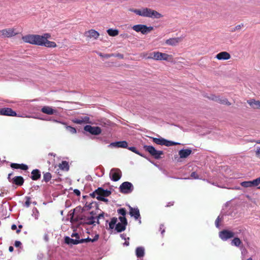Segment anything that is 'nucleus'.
<instances>
[{
	"instance_id": "1",
	"label": "nucleus",
	"mask_w": 260,
	"mask_h": 260,
	"mask_svg": "<svg viewBox=\"0 0 260 260\" xmlns=\"http://www.w3.org/2000/svg\"><path fill=\"white\" fill-rule=\"evenodd\" d=\"M51 38L49 33L44 34L43 35H27L22 37V40L25 42L32 45L45 46L48 48H55L56 44L54 42L48 40Z\"/></svg>"
},
{
	"instance_id": "2",
	"label": "nucleus",
	"mask_w": 260,
	"mask_h": 260,
	"mask_svg": "<svg viewBox=\"0 0 260 260\" xmlns=\"http://www.w3.org/2000/svg\"><path fill=\"white\" fill-rule=\"evenodd\" d=\"M94 214L92 211L89 214L86 215H82L81 216H75L73 214L71 218V222H78L81 224H88L95 225L96 223V218L94 217Z\"/></svg>"
},
{
	"instance_id": "3",
	"label": "nucleus",
	"mask_w": 260,
	"mask_h": 260,
	"mask_svg": "<svg viewBox=\"0 0 260 260\" xmlns=\"http://www.w3.org/2000/svg\"><path fill=\"white\" fill-rule=\"evenodd\" d=\"M143 57L146 59H152L155 60H165L169 62H173V57L172 55L159 51L145 53L143 54Z\"/></svg>"
},
{
	"instance_id": "4",
	"label": "nucleus",
	"mask_w": 260,
	"mask_h": 260,
	"mask_svg": "<svg viewBox=\"0 0 260 260\" xmlns=\"http://www.w3.org/2000/svg\"><path fill=\"white\" fill-rule=\"evenodd\" d=\"M129 10L134 12L135 14L141 16H160L161 15L155 10L145 7L139 9H130Z\"/></svg>"
},
{
	"instance_id": "5",
	"label": "nucleus",
	"mask_w": 260,
	"mask_h": 260,
	"mask_svg": "<svg viewBox=\"0 0 260 260\" xmlns=\"http://www.w3.org/2000/svg\"><path fill=\"white\" fill-rule=\"evenodd\" d=\"M72 238L75 237V239H72L69 237H66L64 238L65 243L71 245H77L80 243H83L84 242H92V239L89 237L86 239H80V236L79 234L77 233H73L71 235Z\"/></svg>"
},
{
	"instance_id": "6",
	"label": "nucleus",
	"mask_w": 260,
	"mask_h": 260,
	"mask_svg": "<svg viewBox=\"0 0 260 260\" xmlns=\"http://www.w3.org/2000/svg\"><path fill=\"white\" fill-rule=\"evenodd\" d=\"M143 148L146 151L148 152L153 157L156 159L161 158V155L164 154L162 151L157 150L152 146L144 145Z\"/></svg>"
},
{
	"instance_id": "7",
	"label": "nucleus",
	"mask_w": 260,
	"mask_h": 260,
	"mask_svg": "<svg viewBox=\"0 0 260 260\" xmlns=\"http://www.w3.org/2000/svg\"><path fill=\"white\" fill-rule=\"evenodd\" d=\"M132 28L137 32H141L143 35L147 34L153 30L152 26H147L143 24L134 25Z\"/></svg>"
},
{
	"instance_id": "8",
	"label": "nucleus",
	"mask_w": 260,
	"mask_h": 260,
	"mask_svg": "<svg viewBox=\"0 0 260 260\" xmlns=\"http://www.w3.org/2000/svg\"><path fill=\"white\" fill-rule=\"evenodd\" d=\"M134 190L133 184L129 182H123L119 187V191L120 192L124 194L131 193Z\"/></svg>"
},
{
	"instance_id": "9",
	"label": "nucleus",
	"mask_w": 260,
	"mask_h": 260,
	"mask_svg": "<svg viewBox=\"0 0 260 260\" xmlns=\"http://www.w3.org/2000/svg\"><path fill=\"white\" fill-rule=\"evenodd\" d=\"M153 142L157 145H165L166 146H171L177 145L178 143L173 141H168L162 138H157L151 137Z\"/></svg>"
},
{
	"instance_id": "10",
	"label": "nucleus",
	"mask_w": 260,
	"mask_h": 260,
	"mask_svg": "<svg viewBox=\"0 0 260 260\" xmlns=\"http://www.w3.org/2000/svg\"><path fill=\"white\" fill-rule=\"evenodd\" d=\"M12 175L13 173H11L8 174V181L13 184H15L17 186H22L24 182L23 178L20 176H15L13 178H12L11 176Z\"/></svg>"
},
{
	"instance_id": "11",
	"label": "nucleus",
	"mask_w": 260,
	"mask_h": 260,
	"mask_svg": "<svg viewBox=\"0 0 260 260\" xmlns=\"http://www.w3.org/2000/svg\"><path fill=\"white\" fill-rule=\"evenodd\" d=\"M110 178L113 181H118L122 176V172L119 169L113 168L109 174Z\"/></svg>"
},
{
	"instance_id": "12",
	"label": "nucleus",
	"mask_w": 260,
	"mask_h": 260,
	"mask_svg": "<svg viewBox=\"0 0 260 260\" xmlns=\"http://www.w3.org/2000/svg\"><path fill=\"white\" fill-rule=\"evenodd\" d=\"M84 129L89 132L90 134L94 135H98L102 132L101 128L99 126H92L90 125L85 126Z\"/></svg>"
},
{
	"instance_id": "13",
	"label": "nucleus",
	"mask_w": 260,
	"mask_h": 260,
	"mask_svg": "<svg viewBox=\"0 0 260 260\" xmlns=\"http://www.w3.org/2000/svg\"><path fill=\"white\" fill-rule=\"evenodd\" d=\"M234 233L230 231L223 230L219 232V236L223 240H226L234 236Z\"/></svg>"
},
{
	"instance_id": "14",
	"label": "nucleus",
	"mask_w": 260,
	"mask_h": 260,
	"mask_svg": "<svg viewBox=\"0 0 260 260\" xmlns=\"http://www.w3.org/2000/svg\"><path fill=\"white\" fill-rule=\"evenodd\" d=\"M84 36L88 40L93 39H97L100 36V34L94 29H90L84 32Z\"/></svg>"
},
{
	"instance_id": "15",
	"label": "nucleus",
	"mask_w": 260,
	"mask_h": 260,
	"mask_svg": "<svg viewBox=\"0 0 260 260\" xmlns=\"http://www.w3.org/2000/svg\"><path fill=\"white\" fill-rule=\"evenodd\" d=\"M97 197L101 198L108 197L111 194V191L108 190H105L102 187H99L95 190Z\"/></svg>"
},
{
	"instance_id": "16",
	"label": "nucleus",
	"mask_w": 260,
	"mask_h": 260,
	"mask_svg": "<svg viewBox=\"0 0 260 260\" xmlns=\"http://www.w3.org/2000/svg\"><path fill=\"white\" fill-rule=\"evenodd\" d=\"M0 114L2 115L16 116L17 114L10 108H4L0 109Z\"/></svg>"
},
{
	"instance_id": "17",
	"label": "nucleus",
	"mask_w": 260,
	"mask_h": 260,
	"mask_svg": "<svg viewBox=\"0 0 260 260\" xmlns=\"http://www.w3.org/2000/svg\"><path fill=\"white\" fill-rule=\"evenodd\" d=\"M109 146H113L117 148H126L128 146V143L125 141H118L111 143Z\"/></svg>"
},
{
	"instance_id": "18",
	"label": "nucleus",
	"mask_w": 260,
	"mask_h": 260,
	"mask_svg": "<svg viewBox=\"0 0 260 260\" xmlns=\"http://www.w3.org/2000/svg\"><path fill=\"white\" fill-rule=\"evenodd\" d=\"M218 60H228L231 56L229 53L226 51H222L218 53L215 57Z\"/></svg>"
},
{
	"instance_id": "19",
	"label": "nucleus",
	"mask_w": 260,
	"mask_h": 260,
	"mask_svg": "<svg viewBox=\"0 0 260 260\" xmlns=\"http://www.w3.org/2000/svg\"><path fill=\"white\" fill-rule=\"evenodd\" d=\"M182 40V38H170L166 41V44L168 45L175 46Z\"/></svg>"
},
{
	"instance_id": "20",
	"label": "nucleus",
	"mask_w": 260,
	"mask_h": 260,
	"mask_svg": "<svg viewBox=\"0 0 260 260\" xmlns=\"http://www.w3.org/2000/svg\"><path fill=\"white\" fill-rule=\"evenodd\" d=\"M1 32L3 36L8 38L14 36L16 35L15 30L12 28L5 29L1 31Z\"/></svg>"
},
{
	"instance_id": "21",
	"label": "nucleus",
	"mask_w": 260,
	"mask_h": 260,
	"mask_svg": "<svg viewBox=\"0 0 260 260\" xmlns=\"http://www.w3.org/2000/svg\"><path fill=\"white\" fill-rule=\"evenodd\" d=\"M41 111L42 113L48 115L55 114L57 113V111L56 110L52 109L49 106H44L41 109Z\"/></svg>"
},
{
	"instance_id": "22",
	"label": "nucleus",
	"mask_w": 260,
	"mask_h": 260,
	"mask_svg": "<svg viewBox=\"0 0 260 260\" xmlns=\"http://www.w3.org/2000/svg\"><path fill=\"white\" fill-rule=\"evenodd\" d=\"M129 214L133 216L136 220L140 218L139 210L138 208L129 207Z\"/></svg>"
},
{
	"instance_id": "23",
	"label": "nucleus",
	"mask_w": 260,
	"mask_h": 260,
	"mask_svg": "<svg viewBox=\"0 0 260 260\" xmlns=\"http://www.w3.org/2000/svg\"><path fill=\"white\" fill-rule=\"evenodd\" d=\"M10 167L12 169H21L23 171H26L28 169V166L24 164L11 163Z\"/></svg>"
},
{
	"instance_id": "24",
	"label": "nucleus",
	"mask_w": 260,
	"mask_h": 260,
	"mask_svg": "<svg viewBox=\"0 0 260 260\" xmlns=\"http://www.w3.org/2000/svg\"><path fill=\"white\" fill-rule=\"evenodd\" d=\"M247 103L254 109H260V101L251 99L247 101Z\"/></svg>"
},
{
	"instance_id": "25",
	"label": "nucleus",
	"mask_w": 260,
	"mask_h": 260,
	"mask_svg": "<svg viewBox=\"0 0 260 260\" xmlns=\"http://www.w3.org/2000/svg\"><path fill=\"white\" fill-rule=\"evenodd\" d=\"M192 152L189 149H181L179 151V155L181 158H187Z\"/></svg>"
},
{
	"instance_id": "26",
	"label": "nucleus",
	"mask_w": 260,
	"mask_h": 260,
	"mask_svg": "<svg viewBox=\"0 0 260 260\" xmlns=\"http://www.w3.org/2000/svg\"><path fill=\"white\" fill-rule=\"evenodd\" d=\"M30 178L32 180H38L41 178V172L39 169H34L31 171Z\"/></svg>"
},
{
	"instance_id": "27",
	"label": "nucleus",
	"mask_w": 260,
	"mask_h": 260,
	"mask_svg": "<svg viewBox=\"0 0 260 260\" xmlns=\"http://www.w3.org/2000/svg\"><path fill=\"white\" fill-rule=\"evenodd\" d=\"M215 102L221 104L226 105L228 106L231 105V103L228 101L227 99L221 98L219 96H217L216 100H215Z\"/></svg>"
},
{
	"instance_id": "28",
	"label": "nucleus",
	"mask_w": 260,
	"mask_h": 260,
	"mask_svg": "<svg viewBox=\"0 0 260 260\" xmlns=\"http://www.w3.org/2000/svg\"><path fill=\"white\" fill-rule=\"evenodd\" d=\"M126 224H122L121 223H118L115 225V230L118 232L120 233L122 231H124L126 229Z\"/></svg>"
},
{
	"instance_id": "29",
	"label": "nucleus",
	"mask_w": 260,
	"mask_h": 260,
	"mask_svg": "<svg viewBox=\"0 0 260 260\" xmlns=\"http://www.w3.org/2000/svg\"><path fill=\"white\" fill-rule=\"evenodd\" d=\"M136 255L138 257H141L144 255V249L143 247H139L136 249Z\"/></svg>"
},
{
	"instance_id": "30",
	"label": "nucleus",
	"mask_w": 260,
	"mask_h": 260,
	"mask_svg": "<svg viewBox=\"0 0 260 260\" xmlns=\"http://www.w3.org/2000/svg\"><path fill=\"white\" fill-rule=\"evenodd\" d=\"M107 31V33L108 34V35L110 36H112V37L116 36L119 34L118 30L116 29H113L110 28V29H108Z\"/></svg>"
},
{
	"instance_id": "31",
	"label": "nucleus",
	"mask_w": 260,
	"mask_h": 260,
	"mask_svg": "<svg viewBox=\"0 0 260 260\" xmlns=\"http://www.w3.org/2000/svg\"><path fill=\"white\" fill-rule=\"evenodd\" d=\"M242 241L238 237L234 238V239L231 242L232 245L237 247L240 246L242 244Z\"/></svg>"
},
{
	"instance_id": "32",
	"label": "nucleus",
	"mask_w": 260,
	"mask_h": 260,
	"mask_svg": "<svg viewBox=\"0 0 260 260\" xmlns=\"http://www.w3.org/2000/svg\"><path fill=\"white\" fill-rule=\"evenodd\" d=\"M52 178V175L49 172H43V181L45 182H49Z\"/></svg>"
},
{
	"instance_id": "33",
	"label": "nucleus",
	"mask_w": 260,
	"mask_h": 260,
	"mask_svg": "<svg viewBox=\"0 0 260 260\" xmlns=\"http://www.w3.org/2000/svg\"><path fill=\"white\" fill-rule=\"evenodd\" d=\"M96 218V223L100 224V220H105V213L104 212H102L95 217Z\"/></svg>"
},
{
	"instance_id": "34",
	"label": "nucleus",
	"mask_w": 260,
	"mask_h": 260,
	"mask_svg": "<svg viewBox=\"0 0 260 260\" xmlns=\"http://www.w3.org/2000/svg\"><path fill=\"white\" fill-rule=\"evenodd\" d=\"M59 168L61 170H69V166L68 162L67 161H62L61 163L59 164Z\"/></svg>"
},
{
	"instance_id": "35",
	"label": "nucleus",
	"mask_w": 260,
	"mask_h": 260,
	"mask_svg": "<svg viewBox=\"0 0 260 260\" xmlns=\"http://www.w3.org/2000/svg\"><path fill=\"white\" fill-rule=\"evenodd\" d=\"M88 119H89V118L85 117L84 119L83 118L76 119L74 120L73 121H74V122L77 123V124H82V123L87 122V121L88 120Z\"/></svg>"
},
{
	"instance_id": "36",
	"label": "nucleus",
	"mask_w": 260,
	"mask_h": 260,
	"mask_svg": "<svg viewBox=\"0 0 260 260\" xmlns=\"http://www.w3.org/2000/svg\"><path fill=\"white\" fill-rule=\"evenodd\" d=\"M117 221V218L116 217H113L111 221L110 222L109 225V229H113L115 227V225Z\"/></svg>"
},
{
	"instance_id": "37",
	"label": "nucleus",
	"mask_w": 260,
	"mask_h": 260,
	"mask_svg": "<svg viewBox=\"0 0 260 260\" xmlns=\"http://www.w3.org/2000/svg\"><path fill=\"white\" fill-rule=\"evenodd\" d=\"M240 184L242 187H246V188L250 187L252 186V183H251V181H243V182H241Z\"/></svg>"
},
{
	"instance_id": "38",
	"label": "nucleus",
	"mask_w": 260,
	"mask_h": 260,
	"mask_svg": "<svg viewBox=\"0 0 260 260\" xmlns=\"http://www.w3.org/2000/svg\"><path fill=\"white\" fill-rule=\"evenodd\" d=\"M204 97L208 99L209 100L215 101L217 96L215 94H211L210 95H208L207 94H204Z\"/></svg>"
},
{
	"instance_id": "39",
	"label": "nucleus",
	"mask_w": 260,
	"mask_h": 260,
	"mask_svg": "<svg viewBox=\"0 0 260 260\" xmlns=\"http://www.w3.org/2000/svg\"><path fill=\"white\" fill-rule=\"evenodd\" d=\"M128 150H131V151L137 154H138L141 156H143V154H142L141 153L139 152V151L137 150V148L135 147H128L127 148Z\"/></svg>"
},
{
	"instance_id": "40",
	"label": "nucleus",
	"mask_w": 260,
	"mask_h": 260,
	"mask_svg": "<svg viewBox=\"0 0 260 260\" xmlns=\"http://www.w3.org/2000/svg\"><path fill=\"white\" fill-rule=\"evenodd\" d=\"M244 26V23H241L240 24H239V25H237V26H236L235 27L233 28L232 29V32H234L236 30H240L241 29L242 27H243Z\"/></svg>"
},
{
	"instance_id": "41",
	"label": "nucleus",
	"mask_w": 260,
	"mask_h": 260,
	"mask_svg": "<svg viewBox=\"0 0 260 260\" xmlns=\"http://www.w3.org/2000/svg\"><path fill=\"white\" fill-rule=\"evenodd\" d=\"M117 212L119 214H120L123 216H125L126 213V211L125 208H120L118 209Z\"/></svg>"
},
{
	"instance_id": "42",
	"label": "nucleus",
	"mask_w": 260,
	"mask_h": 260,
	"mask_svg": "<svg viewBox=\"0 0 260 260\" xmlns=\"http://www.w3.org/2000/svg\"><path fill=\"white\" fill-rule=\"evenodd\" d=\"M119 219L120 221V223H121L122 224H126V225L127 224V219H126V218H125V216H120L119 217Z\"/></svg>"
},
{
	"instance_id": "43",
	"label": "nucleus",
	"mask_w": 260,
	"mask_h": 260,
	"mask_svg": "<svg viewBox=\"0 0 260 260\" xmlns=\"http://www.w3.org/2000/svg\"><path fill=\"white\" fill-rule=\"evenodd\" d=\"M260 179L258 178L253 180V181H251L252 183V186H257L260 183Z\"/></svg>"
},
{
	"instance_id": "44",
	"label": "nucleus",
	"mask_w": 260,
	"mask_h": 260,
	"mask_svg": "<svg viewBox=\"0 0 260 260\" xmlns=\"http://www.w3.org/2000/svg\"><path fill=\"white\" fill-rule=\"evenodd\" d=\"M99 56H101L102 57H105V58H107L111 57L114 56L113 54H103L102 53H99Z\"/></svg>"
},
{
	"instance_id": "45",
	"label": "nucleus",
	"mask_w": 260,
	"mask_h": 260,
	"mask_svg": "<svg viewBox=\"0 0 260 260\" xmlns=\"http://www.w3.org/2000/svg\"><path fill=\"white\" fill-rule=\"evenodd\" d=\"M67 129L72 134H75L76 133V129L75 128L68 126L67 127Z\"/></svg>"
},
{
	"instance_id": "46",
	"label": "nucleus",
	"mask_w": 260,
	"mask_h": 260,
	"mask_svg": "<svg viewBox=\"0 0 260 260\" xmlns=\"http://www.w3.org/2000/svg\"><path fill=\"white\" fill-rule=\"evenodd\" d=\"M190 176L193 179H198L199 176L196 172H193L191 173Z\"/></svg>"
},
{
	"instance_id": "47",
	"label": "nucleus",
	"mask_w": 260,
	"mask_h": 260,
	"mask_svg": "<svg viewBox=\"0 0 260 260\" xmlns=\"http://www.w3.org/2000/svg\"><path fill=\"white\" fill-rule=\"evenodd\" d=\"M30 199L29 197H27V200L26 201V202H25V206L26 207H29L30 205Z\"/></svg>"
},
{
	"instance_id": "48",
	"label": "nucleus",
	"mask_w": 260,
	"mask_h": 260,
	"mask_svg": "<svg viewBox=\"0 0 260 260\" xmlns=\"http://www.w3.org/2000/svg\"><path fill=\"white\" fill-rule=\"evenodd\" d=\"M96 198L99 201H103V202H108V200L107 199H106L105 197L101 198L100 197H96Z\"/></svg>"
},
{
	"instance_id": "49",
	"label": "nucleus",
	"mask_w": 260,
	"mask_h": 260,
	"mask_svg": "<svg viewBox=\"0 0 260 260\" xmlns=\"http://www.w3.org/2000/svg\"><path fill=\"white\" fill-rule=\"evenodd\" d=\"M99 238V235L98 234H96L94 238L92 239V242H95L98 240Z\"/></svg>"
},
{
	"instance_id": "50",
	"label": "nucleus",
	"mask_w": 260,
	"mask_h": 260,
	"mask_svg": "<svg viewBox=\"0 0 260 260\" xmlns=\"http://www.w3.org/2000/svg\"><path fill=\"white\" fill-rule=\"evenodd\" d=\"M74 193L77 195V196H80V191L79 190L77 189H75L74 190Z\"/></svg>"
},
{
	"instance_id": "51",
	"label": "nucleus",
	"mask_w": 260,
	"mask_h": 260,
	"mask_svg": "<svg viewBox=\"0 0 260 260\" xmlns=\"http://www.w3.org/2000/svg\"><path fill=\"white\" fill-rule=\"evenodd\" d=\"M21 245V243L19 241H16L15 242L14 245L15 247H19Z\"/></svg>"
},
{
	"instance_id": "52",
	"label": "nucleus",
	"mask_w": 260,
	"mask_h": 260,
	"mask_svg": "<svg viewBox=\"0 0 260 260\" xmlns=\"http://www.w3.org/2000/svg\"><path fill=\"white\" fill-rule=\"evenodd\" d=\"M219 217L216 219L215 220V224H216V226L217 227H218L219 225Z\"/></svg>"
},
{
	"instance_id": "53",
	"label": "nucleus",
	"mask_w": 260,
	"mask_h": 260,
	"mask_svg": "<svg viewBox=\"0 0 260 260\" xmlns=\"http://www.w3.org/2000/svg\"><path fill=\"white\" fill-rule=\"evenodd\" d=\"M96 195V193L95 192V191H93V192L90 193V196H91L93 198H95Z\"/></svg>"
},
{
	"instance_id": "54",
	"label": "nucleus",
	"mask_w": 260,
	"mask_h": 260,
	"mask_svg": "<svg viewBox=\"0 0 260 260\" xmlns=\"http://www.w3.org/2000/svg\"><path fill=\"white\" fill-rule=\"evenodd\" d=\"M255 153H256V155L257 156L260 155V147L257 148V149L256 150Z\"/></svg>"
},
{
	"instance_id": "55",
	"label": "nucleus",
	"mask_w": 260,
	"mask_h": 260,
	"mask_svg": "<svg viewBox=\"0 0 260 260\" xmlns=\"http://www.w3.org/2000/svg\"><path fill=\"white\" fill-rule=\"evenodd\" d=\"M11 229H12V230H17V226H16V225H15V224H13V225H12V226H11Z\"/></svg>"
},
{
	"instance_id": "56",
	"label": "nucleus",
	"mask_w": 260,
	"mask_h": 260,
	"mask_svg": "<svg viewBox=\"0 0 260 260\" xmlns=\"http://www.w3.org/2000/svg\"><path fill=\"white\" fill-rule=\"evenodd\" d=\"M13 250H14V248L13 247V246H10L9 248V250L10 252H13Z\"/></svg>"
},
{
	"instance_id": "57",
	"label": "nucleus",
	"mask_w": 260,
	"mask_h": 260,
	"mask_svg": "<svg viewBox=\"0 0 260 260\" xmlns=\"http://www.w3.org/2000/svg\"><path fill=\"white\" fill-rule=\"evenodd\" d=\"M86 207H87L88 209H90L91 208V204H89L88 206L86 205Z\"/></svg>"
},
{
	"instance_id": "58",
	"label": "nucleus",
	"mask_w": 260,
	"mask_h": 260,
	"mask_svg": "<svg viewBox=\"0 0 260 260\" xmlns=\"http://www.w3.org/2000/svg\"><path fill=\"white\" fill-rule=\"evenodd\" d=\"M117 56L119 57L120 58H123V55L122 54H118L117 55Z\"/></svg>"
},
{
	"instance_id": "59",
	"label": "nucleus",
	"mask_w": 260,
	"mask_h": 260,
	"mask_svg": "<svg viewBox=\"0 0 260 260\" xmlns=\"http://www.w3.org/2000/svg\"><path fill=\"white\" fill-rule=\"evenodd\" d=\"M124 245H126V246H128L129 245V242H127V241H125L124 243Z\"/></svg>"
},
{
	"instance_id": "60",
	"label": "nucleus",
	"mask_w": 260,
	"mask_h": 260,
	"mask_svg": "<svg viewBox=\"0 0 260 260\" xmlns=\"http://www.w3.org/2000/svg\"><path fill=\"white\" fill-rule=\"evenodd\" d=\"M20 231H21V230H20V229H17V230H16V233H17V234H19V233L20 232Z\"/></svg>"
},
{
	"instance_id": "61",
	"label": "nucleus",
	"mask_w": 260,
	"mask_h": 260,
	"mask_svg": "<svg viewBox=\"0 0 260 260\" xmlns=\"http://www.w3.org/2000/svg\"><path fill=\"white\" fill-rule=\"evenodd\" d=\"M22 225H18V229H20L21 230V229L22 228Z\"/></svg>"
},
{
	"instance_id": "62",
	"label": "nucleus",
	"mask_w": 260,
	"mask_h": 260,
	"mask_svg": "<svg viewBox=\"0 0 260 260\" xmlns=\"http://www.w3.org/2000/svg\"><path fill=\"white\" fill-rule=\"evenodd\" d=\"M49 155H53L54 156H55V154H54L53 153H49Z\"/></svg>"
},
{
	"instance_id": "63",
	"label": "nucleus",
	"mask_w": 260,
	"mask_h": 260,
	"mask_svg": "<svg viewBox=\"0 0 260 260\" xmlns=\"http://www.w3.org/2000/svg\"><path fill=\"white\" fill-rule=\"evenodd\" d=\"M246 260H252V258L250 257L248 259H247Z\"/></svg>"
},
{
	"instance_id": "64",
	"label": "nucleus",
	"mask_w": 260,
	"mask_h": 260,
	"mask_svg": "<svg viewBox=\"0 0 260 260\" xmlns=\"http://www.w3.org/2000/svg\"><path fill=\"white\" fill-rule=\"evenodd\" d=\"M256 143H257V144H260V140H259V141H257V142H256Z\"/></svg>"
}]
</instances>
